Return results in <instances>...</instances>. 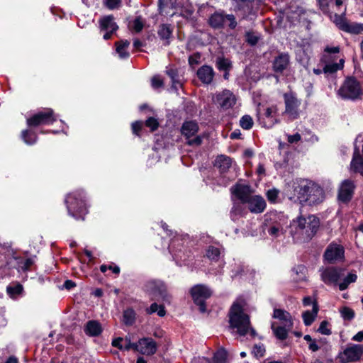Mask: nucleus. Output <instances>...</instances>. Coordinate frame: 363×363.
<instances>
[{"mask_svg":"<svg viewBox=\"0 0 363 363\" xmlns=\"http://www.w3.org/2000/svg\"><path fill=\"white\" fill-rule=\"evenodd\" d=\"M294 197L303 206H316L325 199L323 188L311 180L298 178L292 182Z\"/></svg>","mask_w":363,"mask_h":363,"instance_id":"1","label":"nucleus"},{"mask_svg":"<svg viewBox=\"0 0 363 363\" xmlns=\"http://www.w3.org/2000/svg\"><path fill=\"white\" fill-rule=\"evenodd\" d=\"M320 226V220L314 215L307 217L302 216L294 219L291 223V234L294 237L311 240L316 233Z\"/></svg>","mask_w":363,"mask_h":363,"instance_id":"2","label":"nucleus"},{"mask_svg":"<svg viewBox=\"0 0 363 363\" xmlns=\"http://www.w3.org/2000/svg\"><path fill=\"white\" fill-rule=\"evenodd\" d=\"M229 323L232 328L236 329L238 333L245 335L250 328V322L249 315L244 313L243 305L235 301L231 306L229 312Z\"/></svg>","mask_w":363,"mask_h":363,"instance_id":"3","label":"nucleus"},{"mask_svg":"<svg viewBox=\"0 0 363 363\" xmlns=\"http://www.w3.org/2000/svg\"><path fill=\"white\" fill-rule=\"evenodd\" d=\"M287 223V218L281 213L269 212L264 215L263 231L271 237L276 238L284 232V226Z\"/></svg>","mask_w":363,"mask_h":363,"instance_id":"4","label":"nucleus"},{"mask_svg":"<svg viewBox=\"0 0 363 363\" xmlns=\"http://www.w3.org/2000/svg\"><path fill=\"white\" fill-rule=\"evenodd\" d=\"M339 52L340 48L338 46H327L324 49V53L322 56L321 62L325 64L323 67V73L325 74H334L344 67L345 60L343 59H340L339 62H332L335 60V57H332L331 55L337 54Z\"/></svg>","mask_w":363,"mask_h":363,"instance_id":"5","label":"nucleus"},{"mask_svg":"<svg viewBox=\"0 0 363 363\" xmlns=\"http://www.w3.org/2000/svg\"><path fill=\"white\" fill-rule=\"evenodd\" d=\"M338 94L344 99L357 100L362 95L360 84L354 77H347L340 88Z\"/></svg>","mask_w":363,"mask_h":363,"instance_id":"6","label":"nucleus"},{"mask_svg":"<svg viewBox=\"0 0 363 363\" xmlns=\"http://www.w3.org/2000/svg\"><path fill=\"white\" fill-rule=\"evenodd\" d=\"M65 203L69 215L76 219L79 218L76 213L80 214L86 213L85 202L81 191H75L68 194L65 199Z\"/></svg>","mask_w":363,"mask_h":363,"instance_id":"7","label":"nucleus"},{"mask_svg":"<svg viewBox=\"0 0 363 363\" xmlns=\"http://www.w3.org/2000/svg\"><path fill=\"white\" fill-rule=\"evenodd\" d=\"M284 100L285 104L284 113L286 114L290 120L298 118L300 116L301 101L292 92L285 93L284 94Z\"/></svg>","mask_w":363,"mask_h":363,"instance_id":"8","label":"nucleus"},{"mask_svg":"<svg viewBox=\"0 0 363 363\" xmlns=\"http://www.w3.org/2000/svg\"><path fill=\"white\" fill-rule=\"evenodd\" d=\"M191 294L194 303L199 306L201 312L206 311L205 301L211 295V289L205 285L198 284L191 289Z\"/></svg>","mask_w":363,"mask_h":363,"instance_id":"9","label":"nucleus"},{"mask_svg":"<svg viewBox=\"0 0 363 363\" xmlns=\"http://www.w3.org/2000/svg\"><path fill=\"white\" fill-rule=\"evenodd\" d=\"M278 116V109L274 106L267 108L262 114L259 113L257 116L259 124L268 129L280 123Z\"/></svg>","mask_w":363,"mask_h":363,"instance_id":"10","label":"nucleus"},{"mask_svg":"<svg viewBox=\"0 0 363 363\" xmlns=\"http://www.w3.org/2000/svg\"><path fill=\"white\" fill-rule=\"evenodd\" d=\"M236 101L235 94L228 89L216 93L213 97L214 103L223 110L232 108L236 104Z\"/></svg>","mask_w":363,"mask_h":363,"instance_id":"11","label":"nucleus"},{"mask_svg":"<svg viewBox=\"0 0 363 363\" xmlns=\"http://www.w3.org/2000/svg\"><path fill=\"white\" fill-rule=\"evenodd\" d=\"M363 357V345L354 344L347 347L340 354L342 363L356 362Z\"/></svg>","mask_w":363,"mask_h":363,"instance_id":"12","label":"nucleus"},{"mask_svg":"<svg viewBox=\"0 0 363 363\" xmlns=\"http://www.w3.org/2000/svg\"><path fill=\"white\" fill-rule=\"evenodd\" d=\"M56 121L53 111L48 108L44 111H40L27 119V124L29 126H38L40 125L52 123Z\"/></svg>","mask_w":363,"mask_h":363,"instance_id":"13","label":"nucleus"},{"mask_svg":"<svg viewBox=\"0 0 363 363\" xmlns=\"http://www.w3.org/2000/svg\"><path fill=\"white\" fill-rule=\"evenodd\" d=\"M199 130L198 124L195 121H186L182 127V134L188 139L187 143L189 145H199L201 143V138L196 136L193 139L191 137L194 136Z\"/></svg>","mask_w":363,"mask_h":363,"instance_id":"14","label":"nucleus"},{"mask_svg":"<svg viewBox=\"0 0 363 363\" xmlns=\"http://www.w3.org/2000/svg\"><path fill=\"white\" fill-rule=\"evenodd\" d=\"M357 141L362 143V155L360 154L359 147L355 146L353 157L350 163V170L353 172L359 173L363 175V133L357 136Z\"/></svg>","mask_w":363,"mask_h":363,"instance_id":"15","label":"nucleus"},{"mask_svg":"<svg viewBox=\"0 0 363 363\" xmlns=\"http://www.w3.org/2000/svg\"><path fill=\"white\" fill-rule=\"evenodd\" d=\"M99 27L101 31L105 33L103 36L104 40L110 39L112 34L118 28V25L114 21V17L112 15L102 17L99 20Z\"/></svg>","mask_w":363,"mask_h":363,"instance_id":"16","label":"nucleus"},{"mask_svg":"<svg viewBox=\"0 0 363 363\" xmlns=\"http://www.w3.org/2000/svg\"><path fill=\"white\" fill-rule=\"evenodd\" d=\"M344 247L342 245L332 242L327 247L324 258L328 262L333 263L342 259L344 257Z\"/></svg>","mask_w":363,"mask_h":363,"instance_id":"17","label":"nucleus"},{"mask_svg":"<svg viewBox=\"0 0 363 363\" xmlns=\"http://www.w3.org/2000/svg\"><path fill=\"white\" fill-rule=\"evenodd\" d=\"M321 280L325 284H336L341 277L342 269L336 267L320 269Z\"/></svg>","mask_w":363,"mask_h":363,"instance_id":"18","label":"nucleus"},{"mask_svg":"<svg viewBox=\"0 0 363 363\" xmlns=\"http://www.w3.org/2000/svg\"><path fill=\"white\" fill-rule=\"evenodd\" d=\"M231 193L242 203H245L247 200L252 196V189L249 185L238 184L230 189Z\"/></svg>","mask_w":363,"mask_h":363,"instance_id":"19","label":"nucleus"},{"mask_svg":"<svg viewBox=\"0 0 363 363\" xmlns=\"http://www.w3.org/2000/svg\"><path fill=\"white\" fill-rule=\"evenodd\" d=\"M354 185L352 181L346 179L343 181L338 191V199L343 203H347L352 197Z\"/></svg>","mask_w":363,"mask_h":363,"instance_id":"20","label":"nucleus"},{"mask_svg":"<svg viewBox=\"0 0 363 363\" xmlns=\"http://www.w3.org/2000/svg\"><path fill=\"white\" fill-rule=\"evenodd\" d=\"M245 203H247L250 212L254 213H262L267 206L265 200L259 195H252Z\"/></svg>","mask_w":363,"mask_h":363,"instance_id":"21","label":"nucleus"},{"mask_svg":"<svg viewBox=\"0 0 363 363\" xmlns=\"http://www.w3.org/2000/svg\"><path fill=\"white\" fill-rule=\"evenodd\" d=\"M156 343L151 338H143L137 343L136 351L145 355H151L156 352Z\"/></svg>","mask_w":363,"mask_h":363,"instance_id":"22","label":"nucleus"},{"mask_svg":"<svg viewBox=\"0 0 363 363\" xmlns=\"http://www.w3.org/2000/svg\"><path fill=\"white\" fill-rule=\"evenodd\" d=\"M290 62V57L287 53H280L273 62V69L275 72L282 73L288 67Z\"/></svg>","mask_w":363,"mask_h":363,"instance_id":"23","label":"nucleus"},{"mask_svg":"<svg viewBox=\"0 0 363 363\" xmlns=\"http://www.w3.org/2000/svg\"><path fill=\"white\" fill-rule=\"evenodd\" d=\"M215 72L212 67L203 65L197 70L198 78L205 84H209L212 82Z\"/></svg>","mask_w":363,"mask_h":363,"instance_id":"24","label":"nucleus"},{"mask_svg":"<svg viewBox=\"0 0 363 363\" xmlns=\"http://www.w3.org/2000/svg\"><path fill=\"white\" fill-rule=\"evenodd\" d=\"M273 318L279 320L281 325H284L286 327L293 326L290 313L284 310L274 309L273 313Z\"/></svg>","mask_w":363,"mask_h":363,"instance_id":"25","label":"nucleus"},{"mask_svg":"<svg viewBox=\"0 0 363 363\" xmlns=\"http://www.w3.org/2000/svg\"><path fill=\"white\" fill-rule=\"evenodd\" d=\"M84 332L86 335L91 337L98 336L102 332L101 325L96 320H89L85 325Z\"/></svg>","mask_w":363,"mask_h":363,"instance_id":"26","label":"nucleus"},{"mask_svg":"<svg viewBox=\"0 0 363 363\" xmlns=\"http://www.w3.org/2000/svg\"><path fill=\"white\" fill-rule=\"evenodd\" d=\"M340 29L352 34H359L363 32V24L352 23H349L347 22L340 23Z\"/></svg>","mask_w":363,"mask_h":363,"instance_id":"27","label":"nucleus"},{"mask_svg":"<svg viewBox=\"0 0 363 363\" xmlns=\"http://www.w3.org/2000/svg\"><path fill=\"white\" fill-rule=\"evenodd\" d=\"M232 164V160L229 157L219 155L215 161V166L217 167L221 174H225L230 169Z\"/></svg>","mask_w":363,"mask_h":363,"instance_id":"28","label":"nucleus"},{"mask_svg":"<svg viewBox=\"0 0 363 363\" xmlns=\"http://www.w3.org/2000/svg\"><path fill=\"white\" fill-rule=\"evenodd\" d=\"M271 328L277 338L284 340L286 339L288 331L292 327H286L284 325H278L277 323L274 322L272 323Z\"/></svg>","mask_w":363,"mask_h":363,"instance_id":"29","label":"nucleus"},{"mask_svg":"<svg viewBox=\"0 0 363 363\" xmlns=\"http://www.w3.org/2000/svg\"><path fill=\"white\" fill-rule=\"evenodd\" d=\"M167 74L169 77L172 82V87L177 91L179 88L182 86V79L178 74L177 69L173 67H169L167 69Z\"/></svg>","mask_w":363,"mask_h":363,"instance_id":"30","label":"nucleus"},{"mask_svg":"<svg viewBox=\"0 0 363 363\" xmlns=\"http://www.w3.org/2000/svg\"><path fill=\"white\" fill-rule=\"evenodd\" d=\"M225 21V15L223 13L216 12L211 16L208 23L213 28H222Z\"/></svg>","mask_w":363,"mask_h":363,"instance_id":"31","label":"nucleus"},{"mask_svg":"<svg viewBox=\"0 0 363 363\" xmlns=\"http://www.w3.org/2000/svg\"><path fill=\"white\" fill-rule=\"evenodd\" d=\"M318 312V303L313 304V308H312V311H306L305 312H303L302 314V317L304 324L307 326L311 325L312 323L314 321L315 317L317 316Z\"/></svg>","mask_w":363,"mask_h":363,"instance_id":"32","label":"nucleus"},{"mask_svg":"<svg viewBox=\"0 0 363 363\" xmlns=\"http://www.w3.org/2000/svg\"><path fill=\"white\" fill-rule=\"evenodd\" d=\"M129 44L128 40L116 43V52L120 58L125 59L129 57V53L126 51V48L128 47Z\"/></svg>","mask_w":363,"mask_h":363,"instance_id":"33","label":"nucleus"},{"mask_svg":"<svg viewBox=\"0 0 363 363\" xmlns=\"http://www.w3.org/2000/svg\"><path fill=\"white\" fill-rule=\"evenodd\" d=\"M206 255L211 261L217 262L220 257L221 251L218 247L209 246L206 250Z\"/></svg>","mask_w":363,"mask_h":363,"instance_id":"34","label":"nucleus"},{"mask_svg":"<svg viewBox=\"0 0 363 363\" xmlns=\"http://www.w3.org/2000/svg\"><path fill=\"white\" fill-rule=\"evenodd\" d=\"M180 240L179 236H174L172 239H171L170 243L169 245V250L170 253L172 254V257L174 259H182V256H180V250H177L175 249L176 245H177V242Z\"/></svg>","mask_w":363,"mask_h":363,"instance_id":"35","label":"nucleus"},{"mask_svg":"<svg viewBox=\"0 0 363 363\" xmlns=\"http://www.w3.org/2000/svg\"><path fill=\"white\" fill-rule=\"evenodd\" d=\"M235 4L236 10H243L245 12H248L252 8V3L253 0H232Z\"/></svg>","mask_w":363,"mask_h":363,"instance_id":"36","label":"nucleus"},{"mask_svg":"<svg viewBox=\"0 0 363 363\" xmlns=\"http://www.w3.org/2000/svg\"><path fill=\"white\" fill-rule=\"evenodd\" d=\"M144 21L141 16L136 17L133 21L129 23V28L135 33L140 32L144 27Z\"/></svg>","mask_w":363,"mask_h":363,"instance_id":"37","label":"nucleus"},{"mask_svg":"<svg viewBox=\"0 0 363 363\" xmlns=\"http://www.w3.org/2000/svg\"><path fill=\"white\" fill-rule=\"evenodd\" d=\"M145 290L150 295H157L158 292V283L157 279H151L145 285Z\"/></svg>","mask_w":363,"mask_h":363,"instance_id":"38","label":"nucleus"},{"mask_svg":"<svg viewBox=\"0 0 363 363\" xmlns=\"http://www.w3.org/2000/svg\"><path fill=\"white\" fill-rule=\"evenodd\" d=\"M293 272L297 275V277L294 278L296 281H299L306 279L307 269L304 265H297L293 269Z\"/></svg>","mask_w":363,"mask_h":363,"instance_id":"39","label":"nucleus"},{"mask_svg":"<svg viewBox=\"0 0 363 363\" xmlns=\"http://www.w3.org/2000/svg\"><path fill=\"white\" fill-rule=\"evenodd\" d=\"M160 301L163 302L162 305H170L172 302V296L167 291L166 286L160 283Z\"/></svg>","mask_w":363,"mask_h":363,"instance_id":"40","label":"nucleus"},{"mask_svg":"<svg viewBox=\"0 0 363 363\" xmlns=\"http://www.w3.org/2000/svg\"><path fill=\"white\" fill-rule=\"evenodd\" d=\"M227 360V352L223 349H219L213 357V363H225Z\"/></svg>","mask_w":363,"mask_h":363,"instance_id":"41","label":"nucleus"},{"mask_svg":"<svg viewBox=\"0 0 363 363\" xmlns=\"http://www.w3.org/2000/svg\"><path fill=\"white\" fill-rule=\"evenodd\" d=\"M135 318V313L132 308H128L123 312V322L127 325H131Z\"/></svg>","mask_w":363,"mask_h":363,"instance_id":"42","label":"nucleus"},{"mask_svg":"<svg viewBox=\"0 0 363 363\" xmlns=\"http://www.w3.org/2000/svg\"><path fill=\"white\" fill-rule=\"evenodd\" d=\"M320 9L325 14L332 13L333 0H318Z\"/></svg>","mask_w":363,"mask_h":363,"instance_id":"43","label":"nucleus"},{"mask_svg":"<svg viewBox=\"0 0 363 363\" xmlns=\"http://www.w3.org/2000/svg\"><path fill=\"white\" fill-rule=\"evenodd\" d=\"M252 118L249 115L243 116L240 120V125L245 130H250L253 126Z\"/></svg>","mask_w":363,"mask_h":363,"instance_id":"44","label":"nucleus"},{"mask_svg":"<svg viewBox=\"0 0 363 363\" xmlns=\"http://www.w3.org/2000/svg\"><path fill=\"white\" fill-rule=\"evenodd\" d=\"M23 141L27 145H33L37 141V136L34 133H30L28 130H23L21 133Z\"/></svg>","mask_w":363,"mask_h":363,"instance_id":"45","label":"nucleus"},{"mask_svg":"<svg viewBox=\"0 0 363 363\" xmlns=\"http://www.w3.org/2000/svg\"><path fill=\"white\" fill-rule=\"evenodd\" d=\"M216 64L218 69L223 71H228L231 67L230 60L223 57H218Z\"/></svg>","mask_w":363,"mask_h":363,"instance_id":"46","label":"nucleus"},{"mask_svg":"<svg viewBox=\"0 0 363 363\" xmlns=\"http://www.w3.org/2000/svg\"><path fill=\"white\" fill-rule=\"evenodd\" d=\"M252 354L256 357V358H260L262 357L265 354V347L263 344H256L254 345Z\"/></svg>","mask_w":363,"mask_h":363,"instance_id":"47","label":"nucleus"},{"mask_svg":"<svg viewBox=\"0 0 363 363\" xmlns=\"http://www.w3.org/2000/svg\"><path fill=\"white\" fill-rule=\"evenodd\" d=\"M243 208L241 203H234L230 211V216L233 220H235L242 213Z\"/></svg>","mask_w":363,"mask_h":363,"instance_id":"48","label":"nucleus"},{"mask_svg":"<svg viewBox=\"0 0 363 363\" xmlns=\"http://www.w3.org/2000/svg\"><path fill=\"white\" fill-rule=\"evenodd\" d=\"M340 312L344 320H350L354 316V311L348 307H343Z\"/></svg>","mask_w":363,"mask_h":363,"instance_id":"49","label":"nucleus"},{"mask_svg":"<svg viewBox=\"0 0 363 363\" xmlns=\"http://www.w3.org/2000/svg\"><path fill=\"white\" fill-rule=\"evenodd\" d=\"M172 35V30L169 26L162 25L160 26V38L169 39Z\"/></svg>","mask_w":363,"mask_h":363,"instance_id":"50","label":"nucleus"},{"mask_svg":"<svg viewBox=\"0 0 363 363\" xmlns=\"http://www.w3.org/2000/svg\"><path fill=\"white\" fill-rule=\"evenodd\" d=\"M158 124L157 121L153 117H149L145 121V125L150 128L151 131L157 130Z\"/></svg>","mask_w":363,"mask_h":363,"instance_id":"51","label":"nucleus"},{"mask_svg":"<svg viewBox=\"0 0 363 363\" xmlns=\"http://www.w3.org/2000/svg\"><path fill=\"white\" fill-rule=\"evenodd\" d=\"M279 191L275 189H269L267 192V197L270 202H275L277 199Z\"/></svg>","mask_w":363,"mask_h":363,"instance_id":"52","label":"nucleus"},{"mask_svg":"<svg viewBox=\"0 0 363 363\" xmlns=\"http://www.w3.org/2000/svg\"><path fill=\"white\" fill-rule=\"evenodd\" d=\"M328 323L327 321H322L318 328V331L323 335H330L331 330L328 328Z\"/></svg>","mask_w":363,"mask_h":363,"instance_id":"53","label":"nucleus"},{"mask_svg":"<svg viewBox=\"0 0 363 363\" xmlns=\"http://www.w3.org/2000/svg\"><path fill=\"white\" fill-rule=\"evenodd\" d=\"M143 123L142 121H135L132 123V131L133 134L140 136L139 132L143 128Z\"/></svg>","mask_w":363,"mask_h":363,"instance_id":"54","label":"nucleus"},{"mask_svg":"<svg viewBox=\"0 0 363 363\" xmlns=\"http://www.w3.org/2000/svg\"><path fill=\"white\" fill-rule=\"evenodd\" d=\"M6 290L9 294H19L23 291V286L20 284L15 286H8Z\"/></svg>","mask_w":363,"mask_h":363,"instance_id":"55","label":"nucleus"},{"mask_svg":"<svg viewBox=\"0 0 363 363\" xmlns=\"http://www.w3.org/2000/svg\"><path fill=\"white\" fill-rule=\"evenodd\" d=\"M121 3V0H106L105 4L109 9L118 8Z\"/></svg>","mask_w":363,"mask_h":363,"instance_id":"56","label":"nucleus"},{"mask_svg":"<svg viewBox=\"0 0 363 363\" xmlns=\"http://www.w3.org/2000/svg\"><path fill=\"white\" fill-rule=\"evenodd\" d=\"M225 21L229 22L228 26L231 29H234L237 26V21L235 17L233 14H226Z\"/></svg>","mask_w":363,"mask_h":363,"instance_id":"57","label":"nucleus"},{"mask_svg":"<svg viewBox=\"0 0 363 363\" xmlns=\"http://www.w3.org/2000/svg\"><path fill=\"white\" fill-rule=\"evenodd\" d=\"M246 40L251 45H254L257 43L258 38L252 33H246Z\"/></svg>","mask_w":363,"mask_h":363,"instance_id":"58","label":"nucleus"},{"mask_svg":"<svg viewBox=\"0 0 363 363\" xmlns=\"http://www.w3.org/2000/svg\"><path fill=\"white\" fill-rule=\"evenodd\" d=\"M125 344H123V350H129L130 349H133L136 351L137 350V343H132L130 340L128 338L125 340Z\"/></svg>","mask_w":363,"mask_h":363,"instance_id":"59","label":"nucleus"},{"mask_svg":"<svg viewBox=\"0 0 363 363\" xmlns=\"http://www.w3.org/2000/svg\"><path fill=\"white\" fill-rule=\"evenodd\" d=\"M301 139V136L299 133L287 135V140L289 143H291V144L300 141Z\"/></svg>","mask_w":363,"mask_h":363,"instance_id":"60","label":"nucleus"},{"mask_svg":"<svg viewBox=\"0 0 363 363\" xmlns=\"http://www.w3.org/2000/svg\"><path fill=\"white\" fill-rule=\"evenodd\" d=\"M200 55L199 54H196V55H191L189 57V63L191 66H193L194 65H197L199 64V60H200Z\"/></svg>","mask_w":363,"mask_h":363,"instance_id":"61","label":"nucleus"},{"mask_svg":"<svg viewBox=\"0 0 363 363\" xmlns=\"http://www.w3.org/2000/svg\"><path fill=\"white\" fill-rule=\"evenodd\" d=\"M177 1L176 0H160V8L162 5H165L172 8H175L177 6Z\"/></svg>","mask_w":363,"mask_h":363,"instance_id":"62","label":"nucleus"},{"mask_svg":"<svg viewBox=\"0 0 363 363\" xmlns=\"http://www.w3.org/2000/svg\"><path fill=\"white\" fill-rule=\"evenodd\" d=\"M123 338L118 337L113 340L112 345L113 347H118L120 350H123V345L121 344V342L123 341Z\"/></svg>","mask_w":363,"mask_h":363,"instance_id":"63","label":"nucleus"},{"mask_svg":"<svg viewBox=\"0 0 363 363\" xmlns=\"http://www.w3.org/2000/svg\"><path fill=\"white\" fill-rule=\"evenodd\" d=\"M352 340L356 342L363 341V330L358 332L355 335L352 337Z\"/></svg>","mask_w":363,"mask_h":363,"instance_id":"64","label":"nucleus"}]
</instances>
